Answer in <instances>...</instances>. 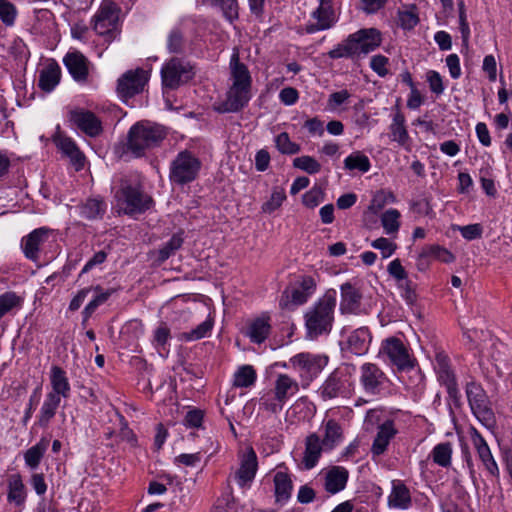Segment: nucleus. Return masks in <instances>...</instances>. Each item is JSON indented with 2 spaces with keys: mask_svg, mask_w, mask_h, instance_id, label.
Masks as SVG:
<instances>
[{
  "mask_svg": "<svg viewBox=\"0 0 512 512\" xmlns=\"http://www.w3.org/2000/svg\"><path fill=\"white\" fill-rule=\"evenodd\" d=\"M311 19L305 28L307 33L331 28L336 21L332 0H319V6L312 12Z\"/></svg>",
  "mask_w": 512,
  "mask_h": 512,
  "instance_id": "15",
  "label": "nucleus"
},
{
  "mask_svg": "<svg viewBox=\"0 0 512 512\" xmlns=\"http://www.w3.org/2000/svg\"><path fill=\"white\" fill-rule=\"evenodd\" d=\"M270 331V317L262 315L251 322L248 336L252 342L261 344L268 338Z\"/></svg>",
  "mask_w": 512,
  "mask_h": 512,
  "instance_id": "32",
  "label": "nucleus"
},
{
  "mask_svg": "<svg viewBox=\"0 0 512 512\" xmlns=\"http://www.w3.org/2000/svg\"><path fill=\"white\" fill-rule=\"evenodd\" d=\"M285 403L274 392L273 394H266L260 399V407L273 414L279 413Z\"/></svg>",
  "mask_w": 512,
  "mask_h": 512,
  "instance_id": "52",
  "label": "nucleus"
},
{
  "mask_svg": "<svg viewBox=\"0 0 512 512\" xmlns=\"http://www.w3.org/2000/svg\"><path fill=\"white\" fill-rule=\"evenodd\" d=\"M202 167L201 160L191 151H180L171 161L169 180L177 186H184L195 181Z\"/></svg>",
  "mask_w": 512,
  "mask_h": 512,
  "instance_id": "5",
  "label": "nucleus"
},
{
  "mask_svg": "<svg viewBox=\"0 0 512 512\" xmlns=\"http://www.w3.org/2000/svg\"><path fill=\"white\" fill-rule=\"evenodd\" d=\"M298 98V91L293 87H285L279 93V99L285 105L295 104Z\"/></svg>",
  "mask_w": 512,
  "mask_h": 512,
  "instance_id": "64",
  "label": "nucleus"
},
{
  "mask_svg": "<svg viewBox=\"0 0 512 512\" xmlns=\"http://www.w3.org/2000/svg\"><path fill=\"white\" fill-rule=\"evenodd\" d=\"M50 234L51 229L40 227L23 237L21 247L26 258L36 262L39 259L41 247L48 240Z\"/></svg>",
  "mask_w": 512,
  "mask_h": 512,
  "instance_id": "17",
  "label": "nucleus"
},
{
  "mask_svg": "<svg viewBox=\"0 0 512 512\" xmlns=\"http://www.w3.org/2000/svg\"><path fill=\"white\" fill-rule=\"evenodd\" d=\"M63 63L76 82L84 83L87 81L90 63L81 52H68L63 58Z\"/></svg>",
  "mask_w": 512,
  "mask_h": 512,
  "instance_id": "19",
  "label": "nucleus"
},
{
  "mask_svg": "<svg viewBox=\"0 0 512 512\" xmlns=\"http://www.w3.org/2000/svg\"><path fill=\"white\" fill-rule=\"evenodd\" d=\"M275 144L282 154L293 155L300 151V145L292 142L286 132H282L276 136Z\"/></svg>",
  "mask_w": 512,
  "mask_h": 512,
  "instance_id": "49",
  "label": "nucleus"
},
{
  "mask_svg": "<svg viewBox=\"0 0 512 512\" xmlns=\"http://www.w3.org/2000/svg\"><path fill=\"white\" fill-rule=\"evenodd\" d=\"M336 307V291L328 290L305 314V325L308 334L317 337L329 333L334 321Z\"/></svg>",
  "mask_w": 512,
  "mask_h": 512,
  "instance_id": "3",
  "label": "nucleus"
},
{
  "mask_svg": "<svg viewBox=\"0 0 512 512\" xmlns=\"http://www.w3.org/2000/svg\"><path fill=\"white\" fill-rule=\"evenodd\" d=\"M69 120L89 137H97L103 131L101 120L89 110L73 109L69 112Z\"/></svg>",
  "mask_w": 512,
  "mask_h": 512,
  "instance_id": "13",
  "label": "nucleus"
},
{
  "mask_svg": "<svg viewBox=\"0 0 512 512\" xmlns=\"http://www.w3.org/2000/svg\"><path fill=\"white\" fill-rule=\"evenodd\" d=\"M482 231L483 230L480 224H470L460 228L461 235L466 240H474L480 238Z\"/></svg>",
  "mask_w": 512,
  "mask_h": 512,
  "instance_id": "63",
  "label": "nucleus"
},
{
  "mask_svg": "<svg viewBox=\"0 0 512 512\" xmlns=\"http://www.w3.org/2000/svg\"><path fill=\"white\" fill-rule=\"evenodd\" d=\"M430 257L443 263H451L455 260L454 255L449 250L440 245H429L422 249L421 261H424Z\"/></svg>",
  "mask_w": 512,
  "mask_h": 512,
  "instance_id": "42",
  "label": "nucleus"
},
{
  "mask_svg": "<svg viewBox=\"0 0 512 512\" xmlns=\"http://www.w3.org/2000/svg\"><path fill=\"white\" fill-rule=\"evenodd\" d=\"M26 499V490L20 474H12L8 478L7 500L17 506L24 504Z\"/></svg>",
  "mask_w": 512,
  "mask_h": 512,
  "instance_id": "34",
  "label": "nucleus"
},
{
  "mask_svg": "<svg viewBox=\"0 0 512 512\" xmlns=\"http://www.w3.org/2000/svg\"><path fill=\"white\" fill-rule=\"evenodd\" d=\"M435 369L437 371L439 381L444 386L456 381V376L451 369L450 360L447 355L443 353H438L436 355Z\"/></svg>",
  "mask_w": 512,
  "mask_h": 512,
  "instance_id": "39",
  "label": "nucleus"
},
{
  "mask_svg": "<svg viewBox=\"0 0 512 512\" xmlns=\"http://www.w3.org/2000/svg\"><path fill=\"white\" fill-rule=\"evenodd\" d=\"M400 212L397 209H389L381 216V223L386 234H393L399 230Z\"/></svg>",
  "mask_w": 512,
  "mask_h": 512,
  "instance_id": "46",
  "label": "nucleus"
},
{
  "mask_svg": "<svg viewBox=\"0 0 512 512\" xmlns=\"http://www.w3.org/2000/svg\"><path fill=\"white\" fill-rule=\"evenodd\" d=\"M147 81V74L143 69L128 71L118 79L117 92L121 98H131L143 91Z\"/></svg>",
  "mask_w": 512,
  "mask_h": 512,
  "instance_id": "14",
  "label": "nucleus"
},
{
  "mask_svg": "<svg viewBox=\"0 0 512 512\" xmlns=\"http://www.w3.org/2000/svg\"><path fill=\"white\" fill-rule=\"evenodd\" d=\"M21 298L14 292H6L0 296V319L12 309L19 307Z\"/></svg>",
  "mask_w": 512,
  "mask_h": 512,
  "instance_id": "53",
  "label": "nucleus"
},
{
  "mask_svg": "<svg viewBox=\"0 0 512 512\" xmlns=\"http://www.w3.org/2000/svg\"><path fill=\"white\" fill-rule=\"evenodd\" d=\"M286 199V194L283 188H275L272 191L270 199L262 205V210L265 213H272L278 209L283 201Z\"/></svg>",
  "mask_w": 512,
  "mask_h": 512,
  "instance_id": "54",
  "label": "nucleus"
},
{
  "mask_svg": "<svg viewBox=\"0 0 512 512\" xmlns=\"http://www.w3.org/2000/svg\"><path fill=\"white\" fill-rule=\"evenodd\" d=\"M387 271L399 284L408 279V274L399 259L391 261L387 267Z\"/></svg>",
  "mask_w": 512,
  "mask_h": 512,
  "instance_id": "59",
  "label": "nucleus"
},
{
  "mask_svg": "<svg viewBox=\"0 0 512 512\" xmlns=\"http://www.w3.org/2000/svg\"><path fill=\"white\" fill-rule=\"evenodd\" d=\"M54 142L59 150L70 159L76 170L84 167L85 157L72 138L58 134L54 137Z\"/></svg>",
  "mask_w": 512,
  "mask_h": 512,
  "instance_id": "21",
  "label": "nucleus"
},
{
  "mask_svg": "<svg viewBox=\"0 0 512 512\" xmlns=\"http://www.w3.org/2000/svg\"><path fill=\"white\" fill-rule=\"evenodd\" d=\"M251 88L231 85L227 97L218 108L219 112H238L248 105L251 99Z\"/></svg>",
  "mask_w": 512,
  "mask_h": 512,
  "instance_id": "18",
  "label": "nucleus"
},
{
  "mask_svg": "<svg viewBox=\"0 0 512 512\" xmlns=\"http://www.w3.org/2000/svg\"><path fill=\"white\" fill-rule=\"evenodd\" d=\"M427 82L429 83L430 90L433 93L437 95L443 93L445 88L443 85L442 77L437 71L431 70L427 72Z\"/></svg>",
  "mask_w": 512,
  "mask_h": 512,
  "instance_id": "62",
  "label": "nucleus"
},
{
  "mask_svg": "<svg viewBox=\"0 0 512 512\" xmlns=\"http://www.w3.org/2000/svg\"><path fill=\"white\" fill-rule=\"evenodd\" d=\"M324 199V192L320 187H313L307 191L303 197V204L308 208H314L318 206Z\"/></svg>",
  "mask_w": 512,
  "mask_h": 512,
  "instance_id": "55",
  "label": "nucleus"
},
{
  "mask_svg": "<svg viewBox=\"0 0 512 512\" xmlns=\"http://www.w3.org/2000/svg\"><path fill=\"white\" fill-rule=\"evenodd\" d=\"M100 290H101L100 286L87 287V288L81 289L80 291H78V293L71 300V302L69 304V309L71 311L78 310L81 307V305L83 304V302L85 301V299L87 298V296L89 295V293L91 291L98 292Z\"/></svg>",
  "mask_w": 512,
  "mask_h": 512,
  "instance_id": "61",
  "label": "nucleus"
},
{
  "mask_svg": "<svg viewBox=\"0 0 512 512\" xmlns=\"http://www.w3.org/2000/svg\"><path fill=\"white\" fill-rule=\"evenodd\" d=\"M49 443L50 440L47 437H42L38 443L30 447L24 454L25 464L31 469H36L47 451Z\"/></svg>",
  "mask_w": 512,
  "mask_h": 512,
  "instance_id": "37",
  "label": "nucleus"
},
{
  "mask_svg": "<svg viewBox=\"0 0 512 512\" xmlns=\"http://www.w3.org/2000/svg\"><path fill=\"white\" fill-rule=\"evenodd\" d=\"M390 507L407 509L411 505L409 489L401 481H394L392 491L388 497Z\"/></svg>",
  "mask_w": 512,
  "mask_h": 512,
  "instance_id": "33",
  "label": "nucleus"
},
{
  "mask_svg": "<svg viewBox=\"0 0 512 512\" xmlns=\"http://www.w3.org/2000/svg\"><path fill=\"white\" fill-rule=\"evenodd\" d=\"M96 293L97 294L94 296V298L85 306V308L82 311L83 322H86L96 311V309L109 299V297L113 293V290H107L104 292L100 290Z\"/></svg>",
  "mask_w": 512,
  "mask_h": 512,
  "instance_id": "45",
  "label": "nucleus"
},
{
  "mask_svg": "<svg viewBox=\"0 0 512 512\" xmlns=\"http://www.w3.org/2000/svg\"><path fill=\"white\" fill-rule=\"evenodd\" d=\"M61 79V68L58 63L51 60L39 71L38 86L44 92H52Z\"/></svg>",
  "mask_w": 512,
  "mask_h": 512,
  "instance_id": "24",
  "label": "nucleus"
},
{
  "mask_svg": "<svg viewBox=\"0 0 512 512\" xmlns=\"http://www.w3.org/2000/svg\"><path fill=\"white\" fill-rule=\"evenodd\" d=\"M399 24L405 30L413 29L419 22V17L414 10L399 11Z\"/></svg>",
  "mask_w": 512,
  "mask_h": 512,
  "instance_id": "57",
  "label": "nucleus"
},
{
  "mask_svg": "<svg viewBox=\"0 0 512 512\" xmlns=\"http://www.w3.org/2000/svg\"><path fill=\"white\" fill-rule=\"evenodd\" d=\"M388 63L389 59L386 56L378 54L371 58L370 67L378 76L385 77L389 73Z\"/></svg>",
  "mask_w": 512,
  "mask_h": 512,
  "instance_id": "58",
  "label": "nucleus"
},
{
  "mask_svg": "<svg viewBox=\"0 0 512 512\" xmlns=\"http://www.w3.org/2000/svg\"><path fill=\"white\" fill-rule=\"evenodd\" d=\"M433 461L441 467L451 465L452 446L449 442L437 444L432 450Z\"/></svg>",
  "mask_w": 512,
  "mask_h": 512,
  "instance_id": "43",
  "label": "nucleus"
},
{
  "mask_svg": "<svg viewBox=\"0 0 512 512\" xmlns=\"http://www.w3.org/2000/svg\"><path fill=\"white\" fill-rule=\"evenodd\" d=\"M470 435L472 443L478 453V456L486 469L490 472V474L496 476L499 473V469L496 461L494 460L490 448L482 437V435L478 432V430L474 427L470 428Z\"/></svg>",
  "mask_w": 512,
  "mask_h": 512,
  "instance_id": "20",
  "label": "nucleus"
},
{
  "mask_svg": "<svg viewBox=\"0 0 512 512\" xmlns=\"http://www.w3.org/2000/svg\"><path fill=\"white\" fill-rule=\"evenodd\" d=\"M466 396L473 415L487 428L495 425V415L482 386L474 381L466 384Z\"/></svg>",
  "mask_w": 512,
  "mask_h": 512,
  "instance_id": "6",
  "label": "nucleus"
},
{
  "mask_svg": "<svg viewBox=\"0 0 512 512\" xmlns=\"http://www.w3.org/2000/svg\"><path fill=\"white\" fill-rule=\"evenodd\" d=\"M349 473L341 466H333L324 476V488L330 494L342 491L347 484Z\"/></svg>",
  "mask_w": 512,
  "mask_h": 512,
  "instance_id": "25",
  "label": "nucleus"
},
{
  "mask_svg": "<svg viewBox=\"0 0 512 512\" xmlns=\"http://www.w3.org/2000/svg\"><path fill=\"white\" fill-rule=\"evenodd\" d=\"M231 85L252 87V78L247 66L240 62L238 52H234L230 59Z\"/></svg>",
  "mask_w": 512,
  "mask_h": 512,
  "instance_id": "27",
  "label": "nucleus"
},
{
  "mask_svg": "<svg viewBox=\"0 0 512 512\" xmlns=\"http://www.w3.org/2000/svg\"><path fill=\"white\" fill-rule=\"evenodd\" d=\"M293 166L308 174H316L321 170V164L311 156H300L293 160Z\"/></svg>",
  "mask_w": 512,
  "mask_h": 512,
  "instance_id": "50",
  "label": "nucleus"
},
{
  "mask_svg": "<svg viewBox=\"0 0 512 512\" xmlns=\"http://www.w3.org/2000/svg\"><path fill=\"white\" fill-rule=\"evenodd\" d=\"M274 486L277 502H285L290 498L293 484L287 473L278 471L274 475Z\"/></svg>",
  "mask_w": 512,
  "mask_h": 512,
  "instance_id": "38",
  "label": "nucleus"
},
{
  "mask_svg": "<svg viewBox=\"0 0 512 512\" xmlns=\"http://www.w3.org/2000/svg\"><path fill=\"white\" fill-rule=\"evenodd\" d=\"M50 383L52 391L48 394L56 398H69L71 393V386L66 376V372L59 366H53L51 368Z\"/></svg>",
  "mask_w": 512,
  "mask_h": 512,
  "instance_id": "26",
  "label": "nucleus"
},
{
  "mask_svg": "<svg viewBox=\"0 0 512 512\" xmlns=\"http://www.w3.org/2000/svg\"><path fill=\"white\" fill-rule=\"evenodd\" d=\"M240 466L235 473V480L242 488L247 487L255 478L258 461L257 455L252 447H247L244 452L239 453Z\"/></svg>",
  "mask_w": 512,
  "mask_h": 512,
  "instance_id": "16",
  "label": "nucleus"
},
{
  "mask_svg": "<svg viewBox=\"0 0 512 512\" xmlns=\"http://www.w3.org/2000/svg\"><path fill=\"white\" fill-rule=\"evenodd\" d=\"M351 392V383L346 372L336 369L324 381L319 388L323 400H331L338 397H347Z\"/></svg>",
  "mask_w": 512,
  "mask_h": 512,
  "instance_id": "12",
  "label": "nucleus"
},
{
  "mask_svg": "<svg viewBox=\"0 0 512 512\" xmlns=\"http://www.w3.org/2000/svg\"><path fill=\"white\" fill-rule=\"evenodd\" d=\"M60 404L61 400L59 398L47 394L41 405L36 424L43 429L48 428L51 420L55 417Z\"/></svg>",
  "mask_w": 512,
  "mask_h": 512,
  "instance_id": "31",
  "label": "nucleus"
},
{
  "mask_svg": "<svg viewBox=\"0 0 512 512\" xmlns=\"http://www.w3.org/2000/svg\"><path fill=\"white\" fill-rule=\"evenodd\" d=\"M16 10L13 4L7 0H0V19L6 25L13 24Z\"/></svg>",
  "mask_w": 512,
  "mask_h": 512,
  "instance_id": "60",
  "label": "nucleus"
},
{
  "mask_svg": "<svg viewBox=\"0 0 512 512\" xmlns=\"http://www.w3.org/2000/svg\"><path fill=\"white\" fill-rule=\"evenodd\" d=\"M213 327V320L207 319L199 324L195 329H192L190 332H185L181 335V339L185 341H195L204 338L207 333Z\"/></svg>",
  "mask_w": 512,
  "mask_h": 512,
  "instance_id": "51",
  "label": "nucleus"
},
{
  "mask_svg": "<svg viewBox=\"0 0 512 512\" xmlns=\"http://www.w3.org/2000/svg\"><path fill=\"white\" fill-rule=\"evenodd\" d=\"M371 246L380 250L383 258L390 257L397 249V245L385 237L375 239Z\"/></svg>",
  "mask_w": 512,
  "mask_h": 512,
  "instance_id": "56",
  "label": "nucleus"
},
{
  "mask_svg": "<svg viewBox=\"0 0 512 512\" xmlns=\"http://www.w3.org/2000/svg\"><path fill=\"white\" fill-rule=\"evenodd\" d=\"M212 3L221 8L223 16L230 23L238 19L239 5L237 0H213Z\"/></svg>",
  "mask_w": 512,
  "mask_h": 512,
  "instance_id": "48",
  "label": "nucleus"
},
{
  "mask_svg": "<svg viewBox=\"0 0 512 512\" xmlns=\"http://www.w3.org/2000/svg\"><path fill=\"white\" fill-rule=\"evenodd\" d=\"M382 42L381 33L376 28H364L350 34L328 52L331 59L360 58L377 49Z\"/></svg>",
  "mask_w": 512,
  "mask_h": 512,
  "instance_id": "2",
  "label": "nucleus"
},
{
  "mask_svg": "<svg viewBox=\"0 0 512 512\" xmlns=\"http://www.w3.org/2000/svg\"><path fill=\"white\" fill-rule=\"evenodd\" d=\"M166 136L164 126L150 121H139L129 129L121 156L131 153L136 158L142 157L147 150L160 146Z\"/></svg>",
  "mask_w": 512,
  "mask_h": 512,
  "instance_id": "1",
  "label": "nucleus"
},
{
  "mask_svg": "<svg viewBox=\"0 0 512 512\" xmlns=\"http://www.w3.org/2000/svg\"><path fill=\"white\" fill-rule=\"evenodd\" d=\"M316 282L311 276H303L299 282V287L291 291V301L296 305H302L314 293Z\"/></svg>",
  "mask_w": 512,
  "mask_h": 512,
  "instance_id": "35",
  "label": "nucleus"
},
{
  "mask_svg": "<svg viewBox=\"0 0 512 512\" xmlns=\"http://www.w3.org/2000/svg\"><path fill=\"white\" fill-rule=\"evenodd\" d=\"M341 302L340 310L343 314L356 313L361 305L362 294L359 289L352 285L350 282H346L341 285Z\"/></svg>",
  "mask_w": 512,
  "mask_h": 512,
  "instance_id": "22",
  "label": "nucleus"
},
{
  "mask_svg": "<svg viewBox=\"0 0 512 512\" xmlns=\"http://www.w3.org/2000/svg\"><path fill=\"white\" fill-rule=\"evenodd\" d=\"M371 339L368 328L361 327L355 329L347 338V348L355 355H364L369 349Z\"/></svg>",
  "mask_w": 512,
  "mask_h": 512,
  "instance_id": "28",
  "label": "nucleus"
},
{
  "mask_svg": "<svg viewBox=\"0 0 512 512\" xmlns=\"http://www.w3.org/2000/svg\"><path fill=\"white\" fill-rule=\"evenodd\" d=\"M344 168L347 170H358L366 173L371 168L369 158L361 151H356L347 156L344 160Z\"/></svg>",
  "mask_w": 512,
  "mask_h": 512,
  "instance_id": "41",
  "label": "nucleus"
},
{
  "mask_svg": "<svg viewBox=\"0 0 512 512\" xmlns=\"http://www.w3.org/2000/svg\"><path fill=\"white\" fill-rule=\"evenodd\" d=\"M359 382L365 394L376 396L385 390L389 379L378 365L367 362L360 366Z\"/></svg>",
  "mask_w": 512,
  "mask_h": 512,
  "instance_id": "9",
  "label": "nucleus"
},
{
  "mask_svg": "<svg viewBox=\"0 0 512 512\" xmlns=\"http://www.w3.org/2000/svg\"><path fill=\"white\" fill-rule=\"evenodd\" d=\"M183 244V237L181 234H174L167 243L159 250L158 260L160 262L166 261L172 256L177 250L181 248Z\"/></svg>",
  "mask_w": 512,
  "mask_h": 512,
  "instance_id": "47",
  "label": "nucleus"
},
{
  "mask_svg": "<svg viewBox=\"0 0 512 512\" xmlns=\"http://www.w3.org/2000/svg\"><path fill=\"white\" fill-rule=\"evenodd\" d=\"M80 215L88 220L101 218L106 211V204L103 200L87 199L80 207Z\"/></svg>",
  "mask_w": 512,
  "mask_h": 512,
  "instance_id": "40",
  "label": "nucleus"
},
{
  "mask_svg": "<svg viewBox=\"0 0 512 512\" xmlns=\"http://www.w3.org/2000/svg\"><path fill=\"white\" fill-rule=\"evenodd\" d=\"M379 353L386 355L398 370H410L415 366V359L409 353L403 341L397 337H388L383 340Z\"/></svg>",
  "mask_w": 512,
  "mask_h": 512,
  "instance_id": "8",
  "label": "nucleus"
},
{
  "mask_svg": "<svg viewBox=\"0 0 512 512\" xmlns=\"http://www.w3.org/2000/svg\"><path fill=\"white\" fill-rule=\"evenodd\" d=\"M193 75L191 65L179 58H172L161 69L162 83L170 89H175L186 83Z\"/></svg>",
  "mask_w": 512,
  "mask_h": 512,
  "instance_id": "10",
  "label": "nucleus"
},
{
  "mask_svg": "<svg viewBox=\"0 0 512 512\" xmlns=\"http://www.w3.org/2000/svg\"><path fill=\"white\" fill-rule=\"evenodd\" d=\"M115 197L118 206L127 215L142 214L153 203L152 198L142 191L139 184H132L128 180L121 181Z\"/></svg>",
  "mask_w": 512,
  "mask_h": 512,
  "instance_id": "4",
  "label": "nucleus"
},
{
  "mask_svg": "<svg viewBox=\"0 0 512 512\" xmlns=\"http://www.w3.org/2000/svg\"><path fill=\"white\" fill-rule=\"evenodd\" d=\"M298 391L299 385L297 381L286 374L278 375L273 390L278 398H281L284 402H286L290 396L295 395Z\"/></svg>",
  "mask_w": 512,
  "mask_h": 512,
  "instance_id": "36",
  "label": "nucleus"
},
{
  "mask_svg": "<svg viewBox=\"0 0 512 512\" xmlns=\"http://www.w3.org/2000/svg\"><path fill=\"white\" fill-rule=\"evenodd\" d=\"M397 430L394 427V423L390 420L385 421L379 426L376 437L373 441L371 451L374 455L383 454L390 440L396 435Z\"/></svg>",
  "mask_w": 512,
  "mask_h": 512,
  "instance_id": "29",
  "label": "nucleus"
},
{
  "mask_svg": "<svg viewBox=\"0 0 512 512\" xmlns=\"http://www.w3.org/2000/svg\"><path fill=\"white\" fill-rule=\"evenodd\" d=\"M119 13L120 8L116 3L112 1L102 3L94 16L96 33L106 36L109 41L114 39L118 33Z\"/></svg>",
  "mask_w": 512,
  "mask_h": 512,
  "instance_id": "7",
  "label": "nucleus"
},
{
  "mask_svg": "<svg viewBox=\"0 0 512 512\" xmlns=\"http://www.w3.org/2000/svg\"><path fill=\"white\" fill-rule=\"evenodd\" d=\"M323 439L321 443L325 450H332L343 440V429L334 419H329L323 423Z\"/></svg>",
  "mask_w": 512,
  "mask_h": 512,
  "instance_id": "30",
  "label": "nucleus"
},
{
  "mask_svg": "<svg viewBox=\"0 0 512 512\" xmlns=\"http://www.w3.org/2000/svg\"><path fill=\"white\" fill-rule=\"evenodd\" d=\"M323 450L325 449L319 435L316 433L308 435L305 440V450L302 460L304 468L310 470L315 467Z\"/></svg>",
  "mask_w": 512,
  "mask_h": 512,
  "instance_id": "23",
  "label": "nucleus"
},
{
  "mask_svg": "<svg viewBox=\"0 0 512 512\" xmlns=\"http://www.w3.org/2000/svg\"><path fill=\"white\" fill-rule=\"evenodd\" d=\"M256 380V372L250 365L240 367L234 374L233 384L235 387H249Z\"/></svg>",
  "mask_w": 512,
  "mask_h": 512,
  "instance_id": "44",
  "label": "nucleus"
},
{
  "mask_svg": "<svg viewBox=\"0 0 512 512\" xmlns=\"http://www.w3.org/2000/svg\"><path fill=\"white\" fill-rule=\"evenodd\" d=\"M289 363L304 381L310 382L327 364V357L311 353H299L290 358Z\"/></svg>",
  "mask_w": 512,
  "mask_h": 512,
  "instance_id": "11",
  "label": "nucleus"
}]
</instances>
